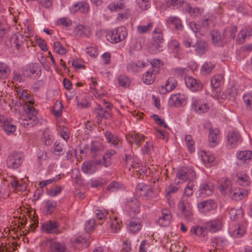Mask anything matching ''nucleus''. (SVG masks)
Instances as JSON below:
<instances>
[{
    "label": "nucleus",
    "instance_id": "nucleus-1",
    "mask_svg": "<svg viewBox=\"0 0 252 252\" xmlns=\"http://www.w3.org/2000/svg\"><path fill=\"white\" fill-rule=\"evenodd\" d=\"M127 36V32L125 27L118 28L116 30L108 32L106 39L112 43H117L124 40Z\"/></svg>",
    "mask_w": 252,
    "mask_h": 252
},
{
    "label": "nucleus",
    "instance_id": "nucleus-2",
    "mask_svg": "<svg viewBox=\"0 0 252 252\" xmlns=\"http://www.w3.org/2000/svg\"><path fill=\"white\" fill-rule=\"evenodd\" d=\"M24 156L19 152H13L9 155L6 158L7 167L11 169L18 168L23 161Z\"/></svg>",
    "mask_w": 252,
    "mask_h": 252
},
{
    "label": "nucleus",
    "instance_id": "nucleus-3",
    "mask_svg": "<svg viewBox=\"0 0 252 252\" xmlns=\"http://www.w3.org/2000/svg\"><path fill=\"white\" fill-rule=\"evenodd\" d=\"M27 37H25L23 34L17 33L14 34L10 38V46L13 49H16L21 52L23 50L24 47L27 45Z\"/></svg>",
    "mask_w": 252,
    "mask_h": 252
},
{
    "label": "nucleus",
    "instance_id": "nucleus-4",
    "mask_svg": "<svg viewBox=\"0 0 252 252\" xmlns=\"http://www.w3.org/2000/svg\"><path fill=\"white\" fill-rule=\"evenodd\" d=\"M196 178L195 172L191 169L188 168H182L177 173V178L175 179V181L178 180V183H180V180L184 182L187 180L189 181H195Z\"/></svg>",
    "mask_w": 252,
    "mask_h": 252
},
{
    "label": "nucleus",
    "instance_id": "nucleus-5",
    "mask_svg": "<svg viewBox=\"0 0 252 252\" xmlns=\"http://www.w3.org/2000/svg\"><path fill=\"white\" fill-rule=\"evenodd\" d=\"M44 232L49 234H58L61 232L58 222L55 220H49L44 223L42 225Z\"/></svg>",
    "mask_w": 252,
    "mask_h": 252
},
{
    "label": "nucleus",
    "instance_id": "nucleus-6",
    "mask_svg": "<svg viewBox=\"0 0 252 252\" xmlns=\"http://www.w3.org/2000/svg\"><path fill=\"white\" fill-rule=\"evenodd\" d=\"M231 186V181L227 178H222L218 181V187L221 193L224 195L232 193Z\"/></svg>",
    "mask_w": 252,
    "mask_h": 252
},
{
    "label": "nucleus",
    "instance_id": "nucleus-7",
    "mask_svg": "<svg viewBox=\"0 0 252 252\" xmlns=\"http://www.w3.org/2000/svg\"><path fill=\"white\" fill-rule=\"evenodd\" d=\"M136 190L137 193L140 196L153 197L154 195L151 186L143 183L138 184L136 186Z\"/></svg>",
    "mask_w": 252,
    "mask_h": 252
},
{
    "label": "nucleus",
    "instance_id": "nucleus-8",
    "mask_svg": "<svg viewBox=\"0 0 252 252\" xmlns=\"http://www.w3.org/2000/svg\"><path fill=\"white\" fill-rule=\"evenodd\" d=\"M178 207L185 218H189L191 215V208L187 198L182 197L178 203Z\"/></svg>",
    "mask_w": 252,
    "mask_h": 252
},
{
    "label": "nucleus",
    "instance_id": "nucleus-9",
    "mask_svg": "<svg viewBox=\"0 0 252 252\" xmlns=\"http://www.w3.org/2000/svg\"><path fill=\"white\" fill-rule=\"evenodd\" d=\"M186 101L184 95L179 93L172 95L169 98L168 103L171 106L180 107L185 105Z\"/></svg>",
    "mask_w": 252,
    "mask_h": 252
},
{
    "label": "nucleus",
    "instance_id": "nucleus-10",
    "mask_svg": "<svg viewBox=\"0 0 252 252\" xmlns=\"http://www.w3.org/2000/svg\"><path fill=\"white\" fill-rule=\"evenodd\" d=\"M128 228L132 233L138 232L142 227V220L137 218H132L128 222Z\"/></svg>",
    "mask_w": 252,
    "mask_h": 252
},
{
    "label": "nucleus",
    "instance_id": "nucleus-11",
    "mask_svg": "<svg viewBox=\"0 0 252 252\" xmlns=\"http://www.w3.org/2000/svg\"><path fill=\"white\" fill-rule=\"evenodd\" d=\"M103 151L102 144L99 141L92 142L90 148V153L94 158L101 155Z\"/></svg>",
    "mask_w": 252,
    "mask_h": 252
},
{
    "label": "nucleus",
    "instance_id": "nucleus-12",
    "mask_svg": "<svg viewBox=\"0 0 252 252\" xmlns=\"http://www.w3.org/2000/svg\"><path fill=\"white\" fill-rule=\"evenodd\" d=\"M126 208L130 215L138 214L140 212L139 202L136 198H132L127 201Z\"/></svg>",
    "mask_w": 252,
    "mask_h": 252
},
{
    "label": "nucleus",
    "instance_id": "nucleus-13",
    "mask_svg": "<svg viewBox=\"0 0 252 252\" xmlns=\"http://www.w3.org/2000/svg\"><path fill=\"white\" fill-rule=\"evenodd\" d=\"M185 83L189 88L192 91H196L202 88V84L196 79L190 76L186 78Z\"/></svg>",
    "mask_w": 252,
    "mask_h": 252
},
{
    "label": "nucleus",
    "instance_id": "nucleus-14",
    "mask_svg": "<svg viewBox=\"0 0 252 252\" xmlns=\"http://www.w3.org/2000/svg\"><path fill=\"white\" fill-rule=\"evenodd\" d=\"M212 42L215 45H217L220 46H222L226 42L225 40V37L221 35L219 31L214 30L210 33Z\"/></svg>",
    "mask_w": 252,
    "mask_h": 252
},
{
    "label": "nucleus",
    "instance_id": "nucleus-15",
    "mask_svg": "<svg viewBox=\"0 0 252 252\" xmlns=\"http://www.w3.org/2000/svg\"><path fill=\"white\" fill-rule=\"evenodd\" d=\"M171 219L170 212L167 209H164L162 211V216L158 220V223L159 225L166 227L168 226Z\"/></svg>",
    "mask_w": 252,
    "mask_h": 252
},
{
    "label": "nucleus",
    "instance_id": "nucleus-16",
    "mask_svg": "<svg viewBox=\"0 0 252 252\" xmlns=\"http://www.w3.org/2000/svg\"><path fill=\"white\" fill-rule=\"evenodd\" d=\"M74 32L75 35L78 37H88L91 34V30L89 27L79 25L76 27Z\"/></svg>",
    "mask_w": 252,
    "mask_h": 252
},
{
    "label": "nucleus",
    "instance_id": "nucleus-17",
    "mask_svg": "<svg viewBox=\"0 0 252 252\" xmlns=\"http://www.w3.org/2000/svg\"><path fill=\"white\" fill-rule=\"evenodd\" d=\"M177 85V82L175 81L174 77H170L166 81L165 86H162L160 93L163 94L171 91L175 88Z\"/></svg>",
    "mask_w": 252,
    "mask_h": 252
},
{
    "label": "nucleus",
    "instance_id": "nucleus-18",
    "mask_svg": "<svg viewBox=\"0 0 252 252\" xmlns=\"http://www.w3.org/2000/svg\"><path fill=\"white\" fill-rule=\"evenodd\" d=\"M240 138V135L238 131H231L228 132L227 134L228 145L231 147L233 148L238 142Z\"/></svg>",
    "mask_w": 252,
    "mask_h": 252
},
{
    "label": "nucleus",
    "instance_id": "nucleus-19",
    "mask_svg": "<svg viewBox=\"0 0 252 252\" xmlns=\"http://www.w3.org/2000/svg\"><path fill=\"white\" fill-rule=\"evenodd\" d=\"M50 252H67L64 243L58 242H51L49 246Z\"/></svg>",
    "mask_w": 252,
    "mask_h": 252
},
{
    "label": "nucleus",
    "instance_id": "nucleus-20",
    "mask_svg": "<svg viewBox=\"0 0 252 252\" xmlns=\"http://www.w3.org/2000/svg\"><path fill=\"white\" fill-rule=\"evenodd\" d=\"M252 158V152L251 151H243L240 152L237 154L238 161L237 164L241 165L244 163L247 160Z\"/></svg>",
    "mask_w": 252,
    "mask_h": 252
},
{
    "label": "nucleus",
    "instance_id": "nucleus-21",
    "mask_svg": "<svg viewBox=\"0 0 252 252\" xmlns=\"http://www.w3.org/2000/svg\"><path fill=\"white\" fill-rule=\"evenodd\" d=\"M248 194V191L243 189H235L232 190V193L228 194L232 199L238 200L242 199L244 196Z\"/></svg>",
    "mask_w": 252,
    "mask_h": 252
},
{
    "label": "nucleus",
    "instance_id": "nucleus-22",
    "mask_svg": "<svg viewBox=\"0 0 252 252\" xmlns=\"http://www.w3.org/2000/svg\"><path fill=\"white\" fill-rule=\"evenodd\" d=\"M158 72V70L156 69L147 71L143 77V82L148 85L152 84L156 78V74Z\"/></svg>",
    "mask_w": 252,
    "mask_h": 252
},
{
    "label": "nucleus",
    "instance_id": "nucleus-23",
    "mask_svg": "<svg viewBox=\"0 0 252 252\" xmlns=\"http://www.w3.org/2000/svg\"><path fill=\"white\" fill-rule=\"evenodd\" d=\"M206 229L209 230L212 232H216L218 230H220L221 227V223L219 220H212L207 222L205 224Z\"/></svg>",
    "mask_w": 252,
    "mask_h": 252
},
{
    "label": "nucleus",
    "instance_id": "nucleus-24",
    "mask_svg": "<svg viewBox=\"0 0 252 252\" xmlns=\"http://www.w3.org/2000/svg\"><path fill=\"white\" fill-rule=\"evenodd\" d=\"M216 207V203L212 199L202 201L198 204V207L204 211H210L214 209Z\"/></svg>",
    "mask_w": 252,
    "mask_h": 252
},
{
    "label": "nucleus",
    "instance_id": "nucleus-25",
    "mask_svg": "<svg viewBox=\"0 0 252 252\" xmlns=\"http://www.w3.org/2000/svg\"><path fill=\"white\" fill-rule=\"evenodd\" d=\"M144 136L143 135H140L138 133L134 132L132 133L127 139L131 145L134 143L137 146L140 145L142 141L144 140Z\"/></svg>",
    "mask_w": 252,
    "mask_h": 252
},
{
    "label": "nucleus",
    "instance_id": "nucleus-26",
    "mask_svg": "<svg viewBox=\"0 0 252 252\" xmlns=\"http://www.w3.org/2000/svg\"><path fill=\"white\" fill-rule=\"evenodd\" d=\"M192 109L199 114H202L208 111L209 107L207 104H202L199 101L195 100L192 104Z\"/></svg>",
    "mask_w": 252,
    "mask_h": 252
},
{
    "label": "nucleus",
    "instance_id": "nucleus-27",
    "mask_svg": "<svg viewBox=\"0 0 252 252\" xmlns=\"http://www.w3.org/2000/svg\"><path fill=\"white\" fill-rule=\"evenodd\" d=\"M193 46L195 48V51L200 55L204 54L208 49L207 43L203 40H197Z\"/></svg>",
    "mask_w": 252,
    "mask_h": 252
},
{
    "label": "nucleus",
    "instance_id": "nucleus-28",
    "mask_svg": "<svg viewBox=\"0 0 252 252\" xmlns=\"http://www.w3.org/2000/svg\"><path fill=\"white\" fill-rule=\"evenodd\" d=\"M166 23L169 25H173L174 26V27L176 30H181L183 26L182 24L181 20L180 18L175 16H171L169 17L166 20Z\"/></svg>",
    "mask_w": 252,
    "mask_h": 252
},
{
    "label": "nucleus",
    "instance_id": "nucleus-29",
    "mask_svg": "<svg viewBox=\"0 0 252 252\" xmlns=\"http://www.w3.org/2000/svg\"><path fill=\"white\" fill-rule=\"evenodd\" d=\"M210 132L209 134V140L213 144L212 146L216 145L218 142V134L220 130L218 128H209Z\"/></svg>",
    "mask_w": 252,
    "mask_h": 252
},
{
    "label": "nucleus",
    "instance_id": "nucleus-30",
    "mask_svg": "<svg viewBox=\"0 0 252 252\" xmlns=\"http://www.w3.org/2000/svg\"><path fill=\"white\" fill-rule=\"evenodd\" d=\"M212 193V185L211 184H205L201 187L199 189V195L200 196H209Z\"/></svg>",
    "mask_w": 252,
    "mask_h": 252
},
{
    "label": "nucleus",
    "instance_id": "nucleus-31",
    "mask_svg": "<svg viewBox=\"0 0 252 252\" xmlns=\"http://www.w3.org/2000/svg\"><path fill=\"white\" fill-rule=\"evenodd\" d=\"M104 134L106 139L110 143L114 146H119L120 140L117 135L111 133L109 131H106Z\"/></svg>",
    "mask_w": 252,
    "mask_h": 252
},
{
    "label": "nucleus",
    "instance_id": "nucleus-32",
    "mask_svg": "<svg viewBox=\"0 0 252 252\" xmlns=\"http://www.w3.org/2000/svg\"><path fill=\"white\" fill-rule=\"evenodd\" d=\"M153 38L154 42L159 44H162L163 41V34L160 29L156 28L154 30L153 33Z\"/></svg>",
    "mask_w": 252,
    "mask_h": 252
},
{
    "label": "nucleus",
    "instance_id": "nucleus-33",
    "mask_svg": "<svg viewBox=\"0 0 252 252\" xmlns=\"http://www.w3.org/2000/svg\"><path fill=\"white\" fill-rule=\"evenodd\" d=\"M3 129L7 134H10L13 133L16 130V126L14 125L11 124L7 120H4L3 122Z\"/></svg>",
    "mask_w": 252,
    "mask_h": 252
},
{
    "label": "nucleus",
    "instance_id": "nucleus-34",
    "mask_svg": "<svg viewBox=\"0 0 252 252\" xmlns=\"http://www.w3.org/2000/svg\"><path fill=\"white\" fill-rule=\"evenodd\" d=\"M222 79V77L220 74L215 75L213 78H212L211 84L213 90L216 91L219 88Z\"/></svg>",
    "mask_w": 252,
    "mask_h": 252
},
{
    "label": "nucleus",
    "instance_id": "nucleus-35",
    "mask_svg": "<svg viewBox=\"0 0 252 252\" xmlns=\"http://www.w3.org/2000/svg\"><path fill=\"white\" fill-rule=\"evenodd\" d=\"M186 10L193 17H197L201 14L203 9L198 7H192L188 5L186 8Z\"/></svg>",
    "mask_w": 252,
    "mask_h": 252
},
{
    "label": "nucleus",
    "instance_id": "nucleus-36",
    "mask_svg": "<svg viewBox=\"0 0 252 252\" xmlns=\"http://www.w3.org/2000/svg\"><path fill=\"white\" fill-rule=\"evenodd\" d=\"M206 227H202L198 226H195L191 228L190 231L192 234H194L197 236H205L206 235Z\"/></svg>",
    "mask_w": 252,
    "mask_h": 252
},
{
    "label": "nucleus",
    "instance_id": "nucleus-37",
    "mask_svg": "<svg viewBox=\"0 0 252 252\" xmlns=\"http://www.w3.org/2000/svg\"><path fill=\"white\" fill-rule=\"evenodd\" d=\"M215 64L211 62H206L202 66L201 71L204 74H208L214 68Z\"/></svg>",
    "mask_w": 252,
    "mask_h": 252
},
{
    "label": "nucleus",
    "instance_id": "nucleus-38",
    "mask_svg": "<svg viewBox=\"0 0 252 252\" xmlns=\"http://www.w3.org/2000/svg\"><path fill=\"white\" fill-rule=\"evenodd\" d=\"M108 8L111 11H118L125 8V5L123 0L117 2V3H112L108 5Z\"/></svg>",
    "mask_w": 252,
    "mask_h": 252
},
{
    "label": "nucleus",
    "instance_id": "nucleus-39",
    "mask_svg": "<svg viewBox=\"0 0 252 252\" xmlns=\"http://www.w3.org/2000/svg\"><path fill=\"white\" fill-rule=\"evenodd\" d=\"M237 177L239 181V183L244 186H249L250 182L249 181V176L245 173H238Z\"/></svg>",
    "mask_w": 252,
    "mask_h": 252
},
{
    "label": "nucleus",
    "instance_id": "nucleus-40",
    "mask_svg": "<svg viewBox=\"0 0 252 252\" xmlns=\"http://www.w3.org/2000/svg\"><path fill=\"white\" fill-rule=\"evenodd\" d=\"M63 104L61 102L57 101L53 107V113L56 117H58L62 114Z\"/></svg>",
    "mask_w": 252,
    "mask_h": 252
},
{
    "label": "nucleus",
    "instance_id": "nucleus-41",
    "mask_svg": "<svg viewBox=\"0 0 252 252\" xmlns=\"http://www.w3.org/2000/svg\"><path fill=\"white\" fill-rule=\"evenodd\" d=\"M194 182L195 183V182L193 181H189L187 187L185 188L184 194L187 197H189L192 194L194 187Z\"/></svg>",
    "mask_w": 252,
    "mask_h": 252
},
{
    "label": "nucleus",
    "instance_id": "nucleus-42",
    "mask_svg": "<svg viewBox=\"0 0 252 252\" xmlns=\"http://www.w3.org/2000/svg\"><path fill=\"white\" fill-rule=\"evenodd\" d=\"M54 48L55 51L60 55L65 54L67 50L61 44L60 42H56L54 43Z\"/></svg>",
    "mask_w": 252,
    "mask_h": 252
},
{
    "label": "nucleus",
    "instance_id": "nucleus-43",
    "mask_svg": "<svg viewBox=\"0 0 252 252\" xmlns=\"http://www.w3.org/2000/svg\"><path fill=\"white\" fill-rule=\"evenodd\" d=\"M162 50V44H157L156 42H154L149 48V51L152 54H156Z\"/></svg>",
    "mask_w": 252,
    "mask_h": 252
},
{
    "label": "nucleus",
    "instance_id": "nucleus-44",
    "mask_svg": "<svg viewBox=\"0 0 252 252\" xmlns=\"http://www.w3.org/2000/svg\"><path fill=\"white\" fill-rule=\"evenodd\" d=\"M167 3L169 6L173 7V9L181 7L183 3V0H167Z\"/></svg>",
    "mask_w": 252,
    "mask_h": 252
},
{
    "label": "nucleus",
    "instance_id": "nucleus-45",
    "mask_svg": "<svg viewBox=\"0 0 252 252\" xmlns=\"http://www.w3.org/2000/svg\"><path fill=\"white\" fill-rule=\"evenodd\" d=\"M73 7L74 8H78L75 10V11L78 10L83 13H87L89 10V5L86 3H79L75 4L73 5Z\"/></svg>",
    "mask_w": 252,
    "mask_h": 252
},
{
    "label": "nucleus",
    "instance_id": "nucleus-46",
    "mask_svg": "<svg viewBox=\"0 0 252 252\" xmlns=\"http://www.w3.org/2000/svg\"><path fill=\"white\" fill-rule=\"evenodd\" d=\"M122 188V186L120 185L118 182L113 181L110 183L107 186L106 190L110 192H113L117 190V189H120Z\"/></svg>",
    "mask_w": 252,
    "mask_h": 252
},
{
    "label": "nucleus",
    "instance_id": "nucleus-47",
    "mask_svg": "<svg viewBox=\"0 0 252 252\" xmlns=\"http://www.w3.org/2000/svg\"><path fill=\"white\" fill-rule=\"evenodd\" d=\"M153 26V23H149L146 26L139 25L137 27V31L141 34L149 32Z\"/></svg>",
    "mask_w": 252,
    "mask_h": 252
},
{
    "label": "nucleus",
    "instance_id": "nucleus-48",
    "mask_svg": "<svg viewBox=\"0 0 252 252\" xmlns=\"http://www.w3.org/2000/svg\"><path fill=\"white\" fill-rule=\"evenodd\" d=\"M37 123V120L33 119V118L28 117L27 116L25 119H24L22 124L25 126H33Z\"/></svg>",
    "mask_w": 252,
    "mask_h": 252
},
{
    "label": "nucleus",
    "instance_id": "nucleus-49",
    "mask_svg": "<svg viewBox=\"0 0 252 252\" xmlns=\"http://www.w3.org/2000/svg\"><path fill=\"white\" fill-rule=\"evenodd\" d=\"M119 84L123 87H127L130 83L128 77L125 75H121L118 78Z\"/></svg>",
    "mask_w": 252,
    "mask_h": 252
},
{
    "label": "nucleus",
    "instance_id": "nucleus-50",
    "mask_svg": "<svg viewBox=\"0 0 252 252\" xmlns=\"http://www.w3.org/2000/svg\"><path fill=\"white\" fill-rule=\"evenodd\" d=\"M94 166V161H90L83 163L82 166V170L84 172L88 173H91L92 170V167Z\"/></svg>",
    "mask_w": 252,
    "mask_h": 252
},
{
    "label": "nucleus",
    "instance_id": "nucleus-51",
    "mask_svg": "<svg viewBox=\"0 0 252 252\" xmlns=\"http://www.w3.org/2000/svg\"><path fill=\"white\" fill-rule=\"evenodd\" d=\"M57 24L65 27H69L72 25V21L68 18H62L58 20Z\"/></svg>",
    "mask_w": 252,
    "mask_h": 252
},
{
    "label": "nucleus",
    "instance_id": "nucleus-52",
    "mask_svg": "<svg viewBox=\"0 0 252 252\" xmlns=\"http://www.w3.org/2000/svg\"><path fill=\"white\" fill-rule=\"evenodd\" d=\"M37 69L38 67L36 65L34 64H29L26 69L27 75L31 76L35 74Z\"/></svg>",
    "mask_w": 252,
    "mask_h": 252
},
{
    "label": "nucleus",
    "instance_id": "nucleus-53",
    "mask_svg": "<svg viewBox=\"0 0 252 252\" xmlns=\"http://www.w3.org/2000/svg\"><path fill=\"white\" fill-rule=\"evenodd\" d=\"M139 7L143 10H147L150 7L149 0H136Z\"/></svg>",
    "mask_w": 252,
    "mask_h": 252
},
{
    "label": "nucleus",
    "instance_id": "nucleus-54",
    "mask_svg": "<svg viewBox=\"0 0 252 252\" xmlns=\"http://www.w3.org/2000/svg\"><path fill=\"white\" fill-rule=\"evenodd\" d=\"M210 20L209 18H206L201 21V30L202 32H206L210 26Z\"/></svg>",
    "mask_w": 252,
    "mask_h": 252
},
{
    "label": "nucleus",
    "instance_id": "nucleus-55",
    "mask_svg": "<svg viewBox=\"0 0 252 252\" xmlns=\"http://www.w3.org/2000/svg\"><path fill=\"white\" fill-rule=\"evenodd\" d=\"M245 228L244 226H239L234 231L233 236L235 237H241L245 234Z\"/></svg>",
    "mask_w": 252,
    "mask_h": 252
},
{
    "label": "nucleus",
    "instance_id": "nucleus-56",
    "mask_svg": "<svg viewBox=\"0 0 252 252\" xmlns=\"http://www.w3.org/2000/svg\"><path fill=\"white\" fill-rule=\"evenodd\" d=\"M185 141L186 142L187 145L190 152L192 151L193 146L194 144V141L192 137L190 135H186L185 137Z\"/></svg>",
    "mask_w": 252,
    "mask_h": 252
},
{
    "label": "nucleus",
    "instance_id": "nucleus-57",
    "mask_svg": "<svg viewBox=\"0 0 252 252\" xmlns=\"http://www.w3.org/2000/svg\"><path fill=\"white\" fill-rule=\"evenodd\" d=\"M56 202L54 201L48 200L46 202L47 212L50 214L53 212L56 207Z\"/></svg>",
    "mask_w": 252,
    "mask_h": 252
},
{
    "label": "nucleus",
    "instance_id": "nucleus-58",
    "mask_svg": "<svg viewBox=\"0 0 252 252\" xmlns=\"http://www.w3.org/2000/svg\"><path fill=\"white\" fill-rule=\"evenodd\" d=\"M27 109L28 110L27 113L28 117H30L33 118V119L36 120V115L37 114V112L36 111L35 109L33 106L28 105L27 106Z\"/></svg>",
    "mask_w": 252,
    "mask_h": 252
},
{
    "label": "nucleus",
    "instance_id": "nucleus-59",
    "mask_svg": "<svg viewBox=\"0 0 252 252\" xmlns=\"http://www.w3.org/2000/svg\"><path fill=\"white\" fill-rule=\"evenodd\" d=\"M62 188L57 186L55 189H51L48 191V194L51 196H55L61 192Z\"/></svg>",
    "mask_w": 252,
    "mask_h": 252
},
{
    "label": "nucleus",
    "instance_id": "nucleus-60",
    "mask_svg": "<svg viewBox=\"0 0 252 252\" xmlns=\"http://www.w3.org/2000/svg\"><path fill=\"white\" fill-rule=\"evenodd\" d=\"M9 71V68L3 63H0V74L6 76Z\"/></svg>",
    "mask_w": 252,
    "mask_h": 252
},
{
    "label": "nucleus",
    "instance_id": "nucleus-61",
    "mask_svg": "<svg viewBox=\"0 0 252 252\" xmlns=\"http://www.w3.org/2000/svg\"><path fill=\"white\" fill-rule=\"evenodd\" d=\"M104 110L102 107H100V105H98L97 107L95 108L94 109V111L96 114V116L99 117L98 120H101L103 119V112Z\"/></svg>",
    "mask_w": 252,
    "mask_h": 252
},
{
    "label": "nucleus",
    "instance_id": "nucleus-62",
    "mask_svg": "<svg viewBox=\"0 0 252 252\" xmlns=\"http://www.w3.org/2000/svg\"><path fill=\"white\" fill-rule=\"evenodd\" d=\"M13 80L16 82H22L25 80V77L20 73L14 72Z\"/></svg>",
    "mask_w": 252,
    "mask_h": 252
},
{
    "label": "nucleus",
    "instance_id": "nucleus-63",
    "mask_svg": "<svg viewBox=\"0 0 252 252\" xmlns=\"http://www.w3.org/2000/svg\"><path fill=\"white\" fill-rule=\"evenodd\" d=\"M137 64L134 62L129 63L127 65V69L128 71L130 72H137L138 68L136 66Z\"/></svg>",
    "mask_w": 252,
    "mask_h": 252
},
{
    "label": "nucleus",
    "instance_id": "nucleus-64",
    "mask_svg": "<svg viewBox=\"0 0 252 252\" xmlns=\"http://www.w3.org/2000/svg\"><path fill=\"white\" fill-rule=\"evenodd\" d=\"M148 245L149 244L146 240L142 241L139 247V252H146V250Z\"/></svg>",
    "mask_w": 252,
    "mask_h": 252
}]
</instances>
